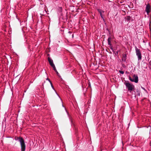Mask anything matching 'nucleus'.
Instances as JSON below:
<instances>
[{
	"mask_svg": "<svg viewBox=\"0 0 151 151\" xmlns=\"http://www.w3.org/2000/svg\"><path fill=\"white\" fill-rule=\"evenodd\" d=\"M111 37H109L108 39V43L109 45H111Z\"/></svg>",
	"mask_w": 151,
	"mask_h": 151,
	"instance_id": "0eeeda50",
	"label": "nucleus"
},
{
	"mask_svg": "<svg viewBox=\"0 0 151 151\" xmlns=\"http://www.w3.org/2000/svg\"><path fill=\"white\" fill-rule=\"evenodd\" d=\"M129 80L130 81V80H131V79H132V78H131V77H129Z\"/></svg>",
	"mask_w": 151,
	"mask_h": 151,
	"instance_id": "2eb2a0df",
	"label": "nucleus"
},
{
	"mask_svg": "<svg viewBox=\"0 0 151 151\" xmlns=\"http://www.w3.org/2000/svg\"><path fill=\"white\" fill-rule=\"evenodd\" d=\"M20 143L22 151H25L26 146L24 143V141L22 138H18Z\"/></svg>",
	"mask_w": 151,
	"mask_h": 151,
	"instance_id": "f257e3e1",
	"label": "nucleus"
},
{
	"mask_svg": "<svg viewBox=\"0 0 151 151\" xmlns=\"http://www.w3.org/2000/svg\"><path fill=\"white\" fill-rule=\"evenodd\" d=\"M53 68V69L55 71H56L57 70L56 69V68L55 67V65H52V66Z\"/></svg>",
	"mask_w": 151,
	"mask_h": 151,
	"instance_id": "6e6552de",
	"label": "nucleus"
},
{
	"mask_svg": "<svg viewBox=\"0 0 151 151\" xmlns=\"http://www.w3.org/2000/svg\"><path fill=\"white\" fill-rule=\"evenodd\" d=\"M150 65H151V60H150Z\"/></svg>",
	"mask_w": 151,
	"mask_h": 151,
	"instance_id": "f3484780",
	"label": "nucleus"
},
{
	"mask_svg": "<svg viewBox=\"0 0 151 151\" xmlns=\"http://www.w3.org/2000/svg\"><path fill=\"white\" fill-rule=\"evenodd\" d=\"M49 82H50V84H51V86H52V88L53 89H54V88L53 86V85H52V82H51V81H50V80H49Z\"/></svg>",
	"mask_w": 151,
	"mask_h": 151,
	"instance_id": "9d476101",
	"label": "nucleus"
},
{
	"mask_svg": "<svg viewBox=\"0 0 151 151\" xmlns=\"http://www.w3.org/2000/svg\"><path fill=\"white\" fill-rule=\"evenodd\" d=\"M98 11L100 13V14H101V13H102L104 12L102 10H100V9H98Z\"/></svg>",
	"mask_w": 151,
	"mask_h": 151,
	"instance_id": "1a4fd4ad",
	"label": "nucleus"
},
{
	"mask_svg": "<svg viewBox=\"0 0 151 151\" xmlns=\"http://www.w3.org/2000/svg\"><path fill=\"white\" fill-rule=\"evenodd\" d=\"M47 80H48L49 81V80H49V79L48 78H47Z\"/></svg>",
	"mask_w": 151,
	"mask_h": 151,
	"instance_id": "dca6fc26",
	"label": "nucleus"
},
{
	"mask_svg": "<svg viewBox=\"0 0 151 151\" xmlns=\"http://www.w3.org/2000/svg\"><path fill=\"white\" fill-rule=\"evenodd\" d=\"M55 72L56 73H57V74L58 75L59 73H58V72L57 71V70Z\"/></svg>",
	"mask_w": 151,
	"mask_h": 151,
	"instance_id": "4468645a",
	"label": "nucleus"
},
{
	"mask_svg": "<svg viewBox=\"0 0 151 151\" xmlns=\"http://www.w3.org/2000/svg\"><path fill=\"white\" fill-rule=\"evenodd\" d=\"M133 77L134 78V82L136 83H137L138 82V77L137 75H134L133 76Z\"/></svg>",
	"mask_w": 151,
	"mask_h": 151,
	"instance_id": "39448f33",
	"label": "nucleus"
},
{
	"mask_svg": "<svg viewBox=\"0 0 151 151\" xmlns=\"http://www.w3.org/2000/svg\"><path fill=\"white\" fill-rule=\"evenodd\" d=\"M119 71L120 73H121L122 74L124 73V72L123 71H121V70H119Z\"/></svg>",
	"mask_w": 151,
	"mask_h": 151,
	"instance_id": "9b49d317",
	"label": "nucleus"
},
{
	"mask_svg": "<svg viewBox=\"0 0 151 151\" xmlns=\"http://www.w3.org/2000/svg\"><path fill=\"white\" fill-rule=\"evenodd\" d=\"M125 84L128 90L130 92L133 90L134 87L133 85L129 83H125Z\"/></svg>",
	"mask_w": 151,
	"mask_h": 151,
	"instance_id": "f03ea898",
	"label": "nucleus"
},
{
	"mask_svg": "<svg viewBox=\"0 0 151 151\" xmlns=\"http://www.w3.org/2000/svg\"><path fill=\"white\" fill-rule=\"evenodd\" d=\"M151 10L150 6L149 4H147L146 8V11L147 14L150 12Z\"/></svg>",
	"mask_w": 151,
	"mask_h": 151,
	"instance_id": "20e7f679",
	"label": "nucleus"
},
{
	"mask_svg": "<svg viewBox=\"0 0 151 151\" xmlns=\"http://www.w3.org/2000/svg\"><path fill=\"white\" fill-rule=\"evenodd\" d=\"M134 79H133L132 78V79H131V80H130V81H132V82H134Z\"/></svg>",
	"mask_w": 151,
	"mask_h": 151,
	"instance_id": "f8f14e48",
	"label": "nucleus"
},
{
	"mask_svg": "<svg viewBox=\"0 0 151 151\" xmlns=\"http://www.w3.org/2000/svg\"><path fill=\"white\" fill-rule=\"evenodd\" d=\"M136 53L139 60L141 59L142 58L141 54L139 50L137 49L136 50Z\"/></svg>",
	"mask_w": 151,
	"mask_h": 151,
	"instance_id": "7ed1b4c3",
	"label": "nucleus"
},
{
	"mask_svg": "<svg viewBox=\"0 0 151 151\" xmlns=\"http://www.w3.org/2000/svg\"><path fill=\"white\" fill-rule=\"evenodd\" d=\"M48 60L50 65H51V66L54 65L52 60L51 59L49 58H48Z\"/></svg>",
	"mask_w": 151,
	"mask_h": 151,
	"instance_id": "423d86ee",
	"label": "nucleus"
},
{
	"mask_svg": "<svg viewBox=\"0 0 151 151\" xmlns=\"http://www.w3.org/2000/svg\"><path fill=\"white\" fill-rule=\"evenodd\" d=\"M100 14V16H101V17L102 18H103V15H102V13H101V14Z\"/></svg>",
	"mask_w": 151,
	"mask_h": 151,
	"instance_id": "ddd939ff",
	"label": "nucleus"
}]
</instances>
